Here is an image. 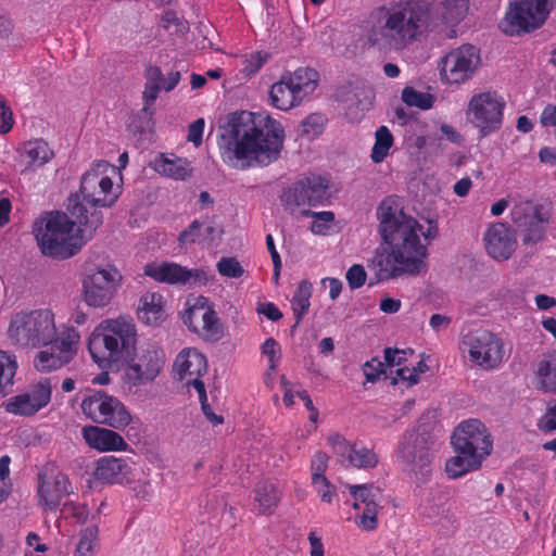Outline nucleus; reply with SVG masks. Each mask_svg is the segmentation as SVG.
<instances>
[{
    "instance_id": "nucleus-21",
    "label": "nucleus",
    "mask_w": 556,
    "mask_h": 556,
    "mask_svg": "<svg viewBox=\"0 0 556 556\" xmlns=\"http://www.w3.org/2000/svg\"><path fill=\"white\" fill-rule=\"evenodd\" d=\"M206 371V357L195 348L182 349L173 365L174 378L188 387H192L202 397L205 396V386L201 377Z\"/></svg>"
},
{
    "instance_id": "nucleus-23",
    "label": "nucleus",
    "mask_w": 556,
    "mask_h": 556,
    "mask_svg": "<svg viewBox=\"0 0 556 556\" xmlns=\"http://www.w3.org/2000/svg\"><path fill=\"white\" fill-rule=\"evenodd\" d=\"M144 274L159 282L169 285L202 283L208 281L205 271L200 269H187L177 263H150L144 267Z\"/></svg>"
},
{
    "instance_id": "nucleus-31",
    "label": "nucleus",
    "mask_w": 556,
    "mask_h": 556,
    "mask_svg": "<svg viewBox=\"0 0 556 556\" xmlns=\"http://www.w3.org/2000/svg\"><path fill=\"white\" fill-rule=\"evenodd\" d=\"M455 455L448 458L445 463V471L451 479H457L466 475L469 471L477 470L480 468L482 458L480 455L462 448L453 446Z\"/></svg>"
},
{
    "instance_id": "nucleus-26",
    "label": "nucleus",
    "mask_w": 556,
    "mask_h": 556,
    "mask_svg": "<svg viewBox=\"0 0 556 556\" xmlns=\"http://www.w3.org/2000/svg\"><path fill=\"white\" fill-rule=\"evenodd\" d=\"M488 254L496 261H506L515 252L517 240L511 229L504 223L493 224L484 233Z\"/></svg>"
},
{
    "instance_id": "nucleus-60",
    "label": "nucleus",
    "mask_w": 556,
    "mask_h": 556,
    "mask_svg": "<svg viewBox=\"0 0 556 556\" xmlns=\"http://www.w3.org/2000/svg\"><path fill=\"white\" fill-rule=\"evenodd\" d=\"M263 353L268 356L269 367L275 369L276 364V353L278 351V343L273 338H268L265 340L262 346Z\"/></svg>"
},
{
    "instance_id": "nucleus-50",
    "label": "nucleus",
    "mask_w": 556,
    "mask_h": 556,
    "mask_svg": "<svg viewBox=\"0 0 556 556\" xmlns=\"http://www.w3.org/2000/svg\"><path fill=\"white\" fill-rule=\"evenodd\" d=\"M406 362V352L403 350H392L387 349L384 351V365L389 371V375L392 376L395 368L404 366Z\"/></svg>"
},
{
    "instance_id": "nucleus-20",
    "label": "nucleus",
    "mask_w": 556,
    "mask_h": 556,
    "mask_svg": "<svg viewBox=\"0 0 556 556\" xmlns=\"http://www.w3.org/2000/svg\"><path fill=\"white\" fill-rule=\"evenodd\" d=\"M52 396V384L48 378L30 383L22 392L4 403V409L13 415L29 417L48 406Z\"/></svg>"
},
{
    "instance_id": "nucleus-12",
    "label": "nucleus",
    "mask_w": 556,
    "mask_h": 556,
    "mask_svg": "<svg viewBox=\"0 0 556 556\" xmlns=\"http://www.w3.org/2000/svg\"><path fill=\"white\" fill-rule=\"evenodd\" d=\"M181 319L189 331L204 341L217 342L224 337V325L205 296L188 299Z\"/></svg>"
},
{
    "instance_id": "nucleus-3",
    "label": "nucleus",
    "mask_w": 556,
    "mask_h": 556,
    "mask_svg": "<svg viewBox=\"0 0 556 556\" xmlns=\"http://www.w3.org/2000/svg\"><path fill=\"white\" fill-rule=\"evenodd\" d=\"M73 220L64 213L51 212L34 223L33 232L45 255L66 260L75 255L102 225L100 210L86 215L84 203L68 207Z\"/></svg>"
},
{
    "instance_id": "nucleus-44",
    "label": "nucleus",
    "mask_w": 556,
    "mask_h": 556,
    "mask_svg": "<svg viewBox=\"0 0 556 556\" xmlns=\"http://www.w3.org/2000/svg\"><path fill=\"white\" fill-rule=\"evenodd\" d=\"M17 364L14 356L0 351V392L13 383Z\"/></svg>"
},
{
    "instance_id": "nucleus-28",
    "label": "nucleus",
    "mask_w": 556,
    "mask_h": 556,
    "mask_svg": "<svg viewBox=\"0 0 556 556\" xmlns=\"http://www.w3.org/2000/svg\"><path fill=\"white\" fill-rule=\"evenodd\" d=\"M468 11V0H442L430 11V20L437 22L430 30H444V27L459 24Z\"/></svg>"
},
{
    "instance_id": "nucleus-24",
    "label": "nucleus",
    "mask_w": 556,
    "mask_h": 556,
    "mask_svg": "<svg viewBox=\"0 0 556 556\" xmlns=\"http://www.w3.org/2000/svg\"><path fill=\"white\" fill-rule=\"evenodd\" d=\"M144 79L142 111L151 115V108L159 98L160 92H170L174 90L181 79V74L179 71H170L167 75H164L159 66L149 65L144 70Z\"/></svg>"
},
{
    "instance_id": "nucleus-22",
    "label": "nucleus",
    "mask_w": 556,
    "mask_h": 556,
    "mask_svg": "<svg viewBox=\"0 0 556 556\" xmlns=\"http://www.w3.org/2000/svg\"><path fill=\"white\" fill-rule=\"evenodd\" d=\"M453 446L466 448L485 458L492 451V441L485 426L478 419H469L458 425L451 438Z\"/></svg>"
},
{
    "instance_id": "nucleus-17",
    "label": "nucleus",
    "mask_w": 556,
    "mask_h": 556,
    "mask_svg": "<svg viewBox=\"0 0 556 556\" xmlns=\"http://www.w3.org/2000/svg\"><path fill=\"white\" fill-rule=\"evenodd\" d=\"M471 363L490 370L501 366L505 359L503 340L488 330H476L465 336L463 341Z\"/></svg>"
},
{
    "instance_id": "nucleus-55",
    "label": "nucleus",
    "mask_w": 556,
    "mask_h": 556,
    "mask_svg": "<svg viewBox=\"0 0 556 556\" xmlns=\"http://www.w3.org/2000/svg\"><path fill=\"white\" fill-rule=\"evenodd\" d=\"M363 370L366 381L368 382H375L379 379L381 374H388L384 363L378 359H371L370 362L365 363Z\"/></svg>"
},
{
    "instance_id": "nucleus-30",
    "label": "nucleus",
    "mask_w": 556,
    "mask_h": 556,
    "mask_svg": "<svg viewBox=\"0 0 556 556\" xmlns=\"http://www.w3.org/2000/svg\"><path fill=\"white\" fill-rule=\"evenodd\" d=\"M511 220L519 228L529 227L530 233L526 236L525 241H538L542 237L540 222L536 218V210L532 202L521 201L516 203L510 212Z\"/></svg>"
},
{
    "instance_id": "nucleus-62",
    "label": "nucleus",
    "mask_w": 556,
    "mask_h": 556,
    "mask_svg": "<svg viewBox=\"0 0 556 556\" xmlns=\"http://www.w3.org/2000/svg\"><path fill=\"white\" fill-rule=\"evenodd\" d=\"M257 312L264 316H266L270 320H279L282 317L279 308L271 302H265L260 304L257 307Z\"/></svg>"
},
{
    "instance_id": "nucleus-43",
    "label": "nucleus",
    "mask_w": 556,
    "mask_h": 556,
    "mask_svg": "<svg viewBox=\"0 0 556 556\" xmlns=\"http://www.w3.org/2000/svg\"><path fill=\"white\" fill-rule=\"evenodd\" d=\"M326 124V118L324 115L318 113H313L306 116L299 126V132L301 136L306 137L308 139H314L319 136Z\"/></svg>"
},
{
    "instance_id": "nucleus-7",
    "label": "nucleus",
    "mask_w": 556,
    "mask_h": 556,
    "mask_svg": "<svg viewBox=\"0 0 556 556\" xmlns=\"http://www.w3.org/2000/svg\"><path fill=\"white\" fill-rule=\"evenodd\" d=\"M115 170L116 167L106 161L93 162L81 176L79 192L83 200L78 201L77 195L71 197L70 206L84 203L88 208L86 215H90V212L98 207L112 206L121 194L119 187L114 186L112 181Z\"/></svg>"
},
{
    "instance_id": "nucleus-25",
    "label": "nucleus",
    "mask_w": 556,
    "mask_h": 556,
    "mask_svg": "<svg viewBox=\"0 0 556 556\" xmlns=\"http://www.w3.org/2000/svg\"><path fill=\"white\" fill-rule=\"evenodd\" d=\"M70 492L71 483L66 475L54 470L40 473L38 497L45 508L55 509Z\"/></svg>"
},
{
    "instance_id": "nucleus-15",
    "label": "nucleus",
    "mask_w": 556,
    "mask_h": 556,
    "mask_svg": "<svg viewBox=\"0 0 556 556\" xmlns=\"http://www.w3.org/2000/svg\"><path fill=\"white\" fill-rule=\"evenodd\" d=\"M80 407L88 419L114 429H124L131 421L130 413L118 399L100 391L87 395Z\"/></svg>"
},
{
    "instance_id": "nucleus-45",
    "label": "nucleus",
    "mask_w": 556,
    "mask_h": 556,
    "mask_svg": "<svg viewBox=\"0 0 556 556\" xmlns=\"http://www.w3.org/2000/svg\"><path fill=\"white\" fill-rule=\"evenodd\" d=\"M349 464L362 469L374 468L378 464V456L372 450L365 446L356 447L354 445Z\"/></svg>"
},
{
    "instance_id": "nucleus-18",
    "label": "nucleus",
    "mask_w": 556,
    "mask_h": 556,
    "mask_svg": "<svg viewBox=\"0 0 556 556\" xmlns=\"http://www.w3.org/2000/svg\"><path fill=\"white\" fill-rule=\"evenodd\" d=\"M165 353L156 343H147L124 369L123 380L129 387L150 383L163 370Z\"/></svg>"
},
{
    "instance_id": "nucleus-34",
    "label": "nucleus",
    "mask_w": 556,
    "mask_h": 556,
    "mask_svg": "<svg viewBox=\"0 0 556 556\" xmlns=\"http://www.w3.org/2000/svg\"><path fill=\"white\" fill-rule=\"evenodd\" d=\"M154 169L176 180H185L192 173V167L188 160L175 155L166 156L165 154H160L154 160Z\"/></svg>"
},
{
    "instance_id": "nucleus-1",
    "label": "nucleus",
    "mask_w": 556,
    "mask_h": 556,
    "mask_svg": "<svg viewBox=\"0 0 556 556\" xmlns=\"http://www.w3.org/2000/svg\"><path fill=\"white\" fill-rule=\"evenodd\" d=\"M379 233L387 244L377 249L371 262L378 281L417 276L426 270L429 240L437 236L435 224L425 230L413 216L404 213L401 198L386 197L376 211Z\"/></svg>"
},
{
    "instance_id": "nucleus-52",
    "label": "nucleus",
    "mask_w": 556,
    "mask_h": 556,
    "mask_svg": "<svg viewBox=\"0 0 556 556\" xmlns=\"http://www.w3.org/2000/svg\"><path fill=\"white\" fill-rule=\"evenodd\" d=\"M377 513L378 505H370L364 507L362 515L358 517V520L356 521L357 526L367 531L376 529L378 523Z\"/></svg>"
},
{
    "instance_id": "nucleus-38",
    "label": "nucleus",
    "mask_w": 556,
    "mask_h": 556,
    "mask_svg": "<svg viewBox=\"0 0 556 556\" xmlns=\"http://www.w3.org/2000/svg\"><path fill=\"white\" fill-rule=\"evenodd\" d=\"M100 549L99 528L96 525L88 526L80 532L76 546L77 556H93Z\"/></svg>"
},
{
    "instance_id": "nucleus-11",
    "label": "nucleus",
    "mask_w": 556,
    "mask_h": 556,
    "mask_svg": "<svg viewBox=\"0 0 556 556\" xmlns=\"http://www.w3.org/2000/svg\"><path fill=\"white\" fill-rule=\"evenodd\" d=\"M123 276L111 264L90 269L83 278V300L94 308L108 306L122 286Z\"/></svg>"
},
{
    "instance_id": "nucleus-29",
    "label": "nucleus",
    "mask_w": 556,
    "mask_h": 556,
    "mask_svg": "<svg viewBox=\"0 0 556 556\" xmlns=\"http://www.w3.org/2000/svg\"><path fill=\"white\" fill-rule=\"evenodd\" d=\"M130 467L125 459L103 456L98 459L93 477L103 483H123L128 480Z\"/></svg>"
},
{
    "instance_id": "nucleus-59",
    "label": "nucleus",
    "mask_w": 556,
    "mask_h": 556,
    "mask_svg": "<svg viewBox=\"0 0 556 556\" xmlns=\"http://www.w3.org/2000/svg\"><path fill=\"white\" fill-rule=\"evenodd\" d=\"M204 130V119L198 118L189 126L188 141L192 142L195 147L202 143V136Z\"/></svg>"
},
{
    "instance_id": "nucleus-8",
    "label": "nucleus",
    "mask_w": 556,
    "mask_h": 556,
    "mask_svg": "<svg viewBox=\"0 0 556 556\" xmlns=\"http://www.w3.org/2000/svg\"><path fill=\"white\" fill-rule=\"evenodd\" d=\"M319 74L311 67H299L285 73L269 90V103L280 111L301 105L316 90Z\"/></svg>"
},
{
    "instance_id": "nucleus-39",
    "label": "nucleus",
    "mask_w": 556,
    "mask_h": 556,
    "mask_svg": "<svg viewBox=\"0 0 556 556\" xmlns=\"http://www.w3.org/2000/svg\"><path fill=\"white\" fill-rule=\"evenodd\" d=\"M313 286L307 280H302L296 289L295 294L292 298V311L299 324L302 317L307 313L309 308V299L312 296Z\"/></svg>"
},
{
    "instance_id": "nucleus-51",
    "label": "nucleus",
    "mask_w": 556,
    "mask_h": 556,
    "mask_svg": "<svg viewBox=\"0 0 556 556\" xmlns=\"http://www.w3.org/2000/svg\"><path fill=\"white\" fill-rule=\"evenodd\" d=\"M268 54L266 52H254L245 56L243 61V72L252 75L255 74L260 68L267 62Z\"/></svg>"
},
{
    "instance_id": "nucleus-19",
    "label": "nucleus",
    "mask_w": 556,
    "mask_h": 556,
    "mask_svg": "<svg viewBox=\"0 0 556 556\" xmlns=\"http://www.w3.org/2000/svg\"><path fill=\"white\" fill-rule=\"evenodd\" d=\"M433 456L424 437L415 432L406 433L397 450V460L402 470L418 480H425L431 472Z\"/></svg>"
},
{
    "instance_id": "nucleus-46",
    "label": "nucleus",
    "mask_w": 556,
    "mask_h": 556,
    "mask_svg": "<svg viewBox=\"0 0 556 556\" xmlns=\"http://www.w3.org/2000/svg\"><path fill=\"white\" fill-rule=\"evenodd\" d=\"M179 243L181 245L205 243L203 224L199 220H193L187 229L180 232Z\"/></svg>"
},
{
    "instance_id": "nucleus-64",
    "label": "nucleus",
    "mask_w": 556,
    "mask_h": 556,
    "mask_svg": "<svg viewBox=\"0 0 556 556\" xmlns=\"http://www.w3.org/2000/svg\"><path fill=\"white\" fill-rule=\"evenodd\" d=\"M451 321L452 320L448 316L441 315V314H433L430 317L429 324L434 331H440L442 329L448 328V326L451 325Z\"/></svg>"
},
{
    "instance_id": "nucleus-16",
    "label": "nucleus",
    "mask_w": 556,
    "mask_h": 556,
    "mask_svg": "<svg viewBox=\"0 0 556 556\" xmlns=\"http://www.w3.org/2000/svg\"><path fill=\"white\" fill-rule=\"evenodd\" d=\"M79 331L73 326H62L49 348L37 353L34 364L37 370L50 372L68 364L77 354Z\"/></svg>"
},
{
    "instance_id": "nucleus-27",
    "label": "nucleus",
    "mask_w": 556,
    "mask_h": 556,
    "mask_svg": "<svg viewBox=\"0 0 556 556\" xmlns=\"http://www.w3.org/2000/svg\"><path fill=\"white\" fill-rule=\"evenodd\" d=\"M81 434L88 446L99 452H124L128 448L124 438L108 428L86 426L83 428Z\"/></svg>"
},
{
    "instance_id": "nucleus-35",
    "label": "nucleus",
    "mask_w": 556,
    "mask_h": 556,
    "mask_svg": "<svg viewBox=\"0 0 556 556\" xmlns=\"http://www.w3.org/2000/svg\"><path fill=\"white\" fill-rule=\"evenodd\" d=\"M254 501L262 515H270L280 501V492L274 483L262 482L255 488Z\"/></svg>"
},
{
    "instance_id": "nucleus-41",
    "label": "nucleus",
    "mask_w": 556,
    "mask_h": 556,
    "mask_svg": "<svg viewBox=\"0 0 556 556\" xmlns=\"http://www.w3.org/2000/svg\"><path fill=\"white\" fill-rule=\"evenodd\" d=\"M402 101L412 108L429 110L433 106L435 98L429 92L418 91L413 87H405L402 91Z\"/></svg>"
},
{
    "instance_id": "nucleus-54",
    "label": "nucleus",
    "mask_w": 556,
    "mask_h": 556,
    "mask_svg": "<svg viewBox=\"0 0 556 556\" xmlns=\"http://www.w3.org/2000/svg\"><path fill=\"white\" fill-rule=\"evenodd\" d=\"M328 468V456L324 452H316L311 462L312 480L324 478Z\"/></svg>"
},
{
    "instance_id": "nucleus-37",
    "label": "nucleus",
    "mask_w": 556,
    "mask_h": 556,
    "mask_svg": "<svg viewBox=\"0 0 556 556\" xmlns=\"http://www.w3.org/2000/svg\"><path fill=\"white\" fill-rule=\"evenodd\" d=\"M349 491L354 498L353 507L355 509H361L362 506L378 505L377 502L381 497L380 489L372 484L349 485Z\"/></svg>"
},
{
    "instance_id": "nucleus-57",
    "label": "nucleus",
    "mask_w": 556,
    "mask_h": 556,
    "mask_svg": "<svg viewBox=\"0 0 556 556\" xmlns=\"http://www.w3.org/2000/svg\"><path fill=\"white\" fill-rule=\"evenodd\" d=\"M393 374H395V376L392 377L393 384H396L400 381H406L408 383V386H413L418 382V378L416 377V370L413 368H409L405 365L402 367L395 368Z\"/></svg>"
},
{
    "instance_id": "nucleus-9",
    "label": "nucleus",
    "mask_w": 556,
    "mask_h": 556,
    "mask_svg": "<svg viewBox=\"0 0 556 556\" xmlns=\"http://www.w3.org/2000/svg\"><path fill=\"white\" fill-rule=\"evenodd\" d=\"M505 105L504 98L496 91L475 93L467 105V122L480 137H486L502 127Z\"/></svg>"
},
{
    "instance_id": "nucleus-47",
    "label": "nucleus",
    "mask_w": 556,
    "mask_h": 556,
    "mask_svg": "<svg viewBox=\"0 0 556 556\" xmlns=\"http://www.w3.org/2000/svg\"><path fill=\"white\" fill-rule=\"evenodd\" d=\"M328 443L337 456L350 459L354 445H351L341 434H331L328 438Z\"/></svg>"
},
{
    "instance_id": "nucleus-13",
    "label": "nucleus",
    "mask_w": 556,
    "mask_h": 556,
    "mask_svg": "<svg viewBox=\"0 0 556 556\" xmlns=\"http://www.w3.org/2000/svg\"><path fill=\"white\" fill-rule=\"evenodd\" d=\"M329 180L319 175H308L286 189L281 202L291 215L301 216L305 206L323 203L328 198Z\"/></svg>"
},
{
    "instance_id": "nucleus-2",
    "label": "nucleus",
    "mask_w": 556,
    "mask_h": 556,
    "mask_svg": "<svg viewBox=\"0 0 556 556\" xmlns=\"http://www.w3.org/2000/svg\"><path fill=\"white\" fill-rule=\"evenodd\" d=\"M285 140L282 125L268 114L241 111L231 114L219 148L226 163L248 168L276 161Z\"/></svg>"
},
{
    "instance_id": "nucleus-4",
    "label": "nucleus",
    "mask_w": 556,
    "mask_h": 556,
    "mask_svg": "<svg viewBox=\"0 0 556 556\" xmlns=\"http://www.w3.org/2000/svg\"><path fill=\"white\" fill-rule=\"evenodd\" d=\"M437 25L430 20V10L416 1L382 5L368 33V41L383 50L401 51Z\"/></svg>"
},
{
    "instance_id": "nucleus-49",
    "label": "nucleus",
    "mask_w": 556,
    "mask_h": 556,
    "mask_svg": "<svg viewBox=\"0 0 556 556\" xmlns=\"http://www.w3.org/2000/svg\"><path fill=\"white\" fill-rule=\"evenodd\" d=\"M312 485L323 502L332 503L336 496V489L326 477L312 480Z\"/></svg>"
},
{
    "instance_id": "nucleus-58",
    "label": "nucleus",
    "mask_w": 556,
    "mask_h": 556,
    "mask_svg": "<svg viewBox=\"0 0 556 556\" xmlns=\"http://www.w3.org/2000/svg\"><path fill=\"white\" fill-rule=\"evenodd\" d=\"M14 124L13 114L11 109L7 105L5 101L0 98V134L9 132Z\"/></svg>"
},
{
    "instance_id": "nucleus-14",
    "label": "nucleus",
    "mask_w": 556,
    "mask_h": 556,
    "mask_svg": "<svg viewBox=\"0 0 556 556\" xmlns=\"http://www.w3.org/2000/svg\"><path fill=\"white\" fill-rule=\"evenodd\" d=\"M481 63L480 52L472 45H462L445 53L439 63L442 83L462 85L470 80Z\"/></svg>"
},
{
    "instance_id": "nucleus-36",
    "label": "nucleus",
    "mask_w": 556,
    "mask_h": 556,
    "mask_svg": "<svg viewBox=\"0 0 556 556\" xmlns=\"http://www.w3.org/2000/svg\"><path fill=\"white\" fill-rule=\"evenodd\" d=\"M536 388L546 393L556 392V356L539 362L536 370Z\"/></svg>"
},
{
    "instance_id": "nucleus-48",
    "label": "nucleus",
    "mask_w": 556,
    "mask_h": 556,
    "mask_svg": "<svg viewBox=\"0 0 556 556\" xmlns=\"http://www.w3.org/2000/svg\"><path fill=\"white\" fill-rule=\"evenodd\" d=\"M217 269L220 275L229 278H239L243 274L240 263L233 257H224L217 263Z\"/></svg>"
},
{
    "instance_id": "nucleus-63",
    "label": "nucleus",
    "mask_w": 556,
    "mask_h": 556,
    "mask_svg": "<svg viewBox=\"0 0 556 556\" xmlns=\"http://www.w3.org/2000/svg\"><path fill=\"white\" fill-rule=\"evenodd\" d=\"M329 287V296L332 301L337 300L342 291V282L338 278H324L321 286Z\"/></svg>"
},
{
    "instance_id": "nucleus-33",
    "label": "nucleus",
    "mask_w": 556,
    "mask_h": 556,
    "mask_svg": "<svg viewBox=\"0 0 556 556\" xmlns=\"http://www.w3.org/2000/svg\"><path fill=\"white\" fill-rule=\"evenodd\" d=\"M21 156L26 160V169L33 170L50 162L54 152L45 140L34 139L23 143Z\"/></svg>"
},
{
    "instance_id": "nucleus-40",
    "label": "nucleus",
    "mask_w": 556,
    "mask_h": 556,
    "mask_svg": "<svg viewBox=\"0 0 556 556\" xmlns=\"http://www.w3.org/2000/svg\"><path fill=\"white\" fill-rule=\"evenodd\" d=\"M375 144L371 151V160L375 163L382 162L389 154L393 144V136L386 126H380L375 134Z\"/></svg>"
},
{
    "instance_id": "nucleus-10",
    "label": "nucleus",
    "mask_w": 556,
    "mask_h": 556,
    "mask_svg": "<svg viewBox=\"0 0 556 556\" xmlns=\"http://www.w3.org/2000/svg\"><path fill=\"white\" fill-rule=\"evenodd\" d=\"M554 7L556 0H513L502 28L510 36L535 30L544 24Z\"/></svg>"
},
{
    "instance_id": "nucleus-56",
    "label": "nucleus",
    "mask_w": 556,
    "mask_h": 556,
    "mask_svg": "<svg viewBox=\"0 0 556 556\" xmlns=\"http://www.w3.org/2000/svg\"><path fill=\"white\" fill-rule=\"evenodd\" d=\"M345 278L351 289L361 288L366 281V271L362 265H353L346 271Z\"/></svg>"
},
{
    "instance_id": "nucleus-53",
    "label": "nucleus",
    "mask_w": 556,
    "mask_h": 556,
    "mask_svg": "<svg viewBox=\"0 0 556 556\" xmlns=\"http://www.w3.org/2000/svg\"><path fill=\"white\" fill-rule=\"evenodd\" d=\"M538 427L544 432L556 430V402L547 405L545 414L539 419Z\"/></svg>"
},
{
    "instance_id": "nucleus-5",
    "label": "nucleus",
    "mask_w": 556,
    "mask_h": 556,
    "mask_svg": "<svg viewBox=\"0 0 556 556\" xmlns=\"http://www.w3.org/2000/svg\"><path fill=\"white\" fill-rule=\"evenodd\" d=\"M136 325L130 317L119 316L102 320L88 339L89 353L100 367L116 361L123 350L136 342Z\"/></svg>"
},
{
    "instance_id": "nucleus-61",
    "label": "nucleus",
    "mask_w": 556,
    "mask_h": 556,
    "mask_svg": "<svg viewBox=\"0 0 556 556\" xmlns=\"http://www.w3.org/2000/svg\"><path fill=\"white\" fill-rule=\"evenodd\" d=\"M540 122L544 127H556V104H548L544 108Z\"/></svg>"
},
{
    "instance_id": "nucleus-42",
    "label": "nucleus",
    "mask_w": 556,
    "mask_h": 556,
    "mask_svg": "<svg viewBox=\"0 0 556 556\" xmlns=\"http://www.w3.org/2000/svg\"><path fill=\"white\" fill-rule=\"evenodd\" d=\"M301 216L314 218L311 225V231L315 235H326L334 222V214L330 211H303L301 212Z\"/></svg>"
},
{
    "instance_id": "nucleus-32",
    "label": "nucleus",
    "mask_w": 556,
    "mask_h": 556,
    "mask_svg": "<svg viewBox=\"0 0 556 556\" xmlns=\"http://www.w3.org/2000/svg\"><path fill=\"white\" fill-rule=\"evenodd\" d=\"M166 317L165 301L162 294L147 292L141 295L138 305V318L147 325H157Z\"/></svg>"
},
{
    "instance_id": "nucleus-6",
    "label": "nucleus",
    "mask_w": 556,
    "mask_h": 556,
    "mask_svg": "<svg viewBox=\"0 0 556 556\" xmlns=\"http://www.w3.org/2000/svg\"><path fill=\"white\" fill-rule=\"evenodd\" d=\"M59 333L55 315L48 308L15 313L7 332L11 343L20 348L48 346Z\"/></svg>"
}]
</instances>
